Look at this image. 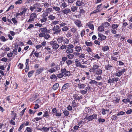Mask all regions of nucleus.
I'll use <instances>...</instances> for the list:
<instances>
[{
  "mask_svg": "<svg viewBox=\"0 0 132 132\" xmlns=\"http://www.w3.org/2000/svg\"><path fill=\"white\" fill-rule=\"evenodd\" d=\"M30 9L31 11L35 10L36 12H40L43 10L42 9L40 8V5L38 4H36L32 6H30Z\"/></svg>",
  "mask_w": 132,
  "mask_h": 132,
  "instance_id": "obj_1",
  "label": "nucleus"
},
{
  "mask_svg": "<svg viewBox=\"0 0 132 132\" xmlns=\"http://www.w3.org/2000/svg\"><path fill=\"white\" fill-rule=\"evenodd\" d=\"M50 44L54 50H57L59 47V45L57 43L56 41L55 40L51 41Z\"/></svg>",
  "mask_w": 132,
  "mask_h": 132,
  "instance_id": "obj_2",
  "label": "nucleus"
},
{
  "mask_svg": "<svg viewBox=\"0 0 132 132\" xmlns=\"http://www.w3.org/2000/svg\"><path fill=\"white\" fill-rule=\"evenodd\" d=\"M66 52L68 53H72L73 52V48L74 47V46L70 44L67 46Z\"/></svg>",
  "mask_w": 132,
  "mask_h": 132,
  "instance_id": "obj_3",
  "label": "nucleus"
},
{
  "mask_svg": "<svg viewBox=\"0 0 132 132\" xmlns=\"http://www.w3.org/2000/svg\"><path fill=\"white\" fill-rule=\"evenodd\" d=\"M52 30L54 31L53 32L54 34H57L61 31L60 27L58 25L54 26L52 28Z\"/></svg>",
  "mask_w": 132,
  "mask_h": 132,
  "instance_id": "obj_4",
  "label": "nucleus"
},
{
  "mask_svg": "<svg viewBox=\"0 0 132 132\" xmlns=\"http://www.w3.org/2000/svg\"><path fill=\"white\" fill-rule=\"evenodd\" d=\"M36 13H34L31 14L30 16V18L27 21L28 22H30L34 21V19L36 17Z\"/></svg>",
  "mask_w": 132,
  "mask_h": 132,
  "instance_id": "obj_5",
  "label": "nucleus"
},
{
  "mask_svg": "<svg viewBox=\"0 0 132 132\" xmlns=\"http://www.w3.org/2000/svg\"><path fill=\"white\" fill-rule=\"evenodd\" d=\"M119 78L118 77L113 78L112 77L109 78L108 81V82L109 83H113L114 82H117L119 80Z\"/></svg>",
  "mask_w": 132,
  "mask_h": 132,
  "instance_id": "obj_6",
  "label": "nucleus"
},
{
  "mask_svg": "<svg viewBox=\"0 0 132 132\" xmlns=\"http://www.w3.org/2000/svg\"><path fill=\"white\" fill-rule=\"evenodd\" d=\"M97 115L95 114H94L91 116H89L86 118V119L88 120V121H89L93 120L94 119H97Z\"/></svg>",
  "mask_w": 132,
  "mask_h": 132,
  "instance_id": "obj_7",
  "label": "nucleus"
},
{
  "mask_svg": "<svg viewBox=\"0 0 132 132\" xmlns=\"http://www.w3.org/2000/svg\"><path fill=\"white\" fill-rule=\"evenodd\" d=\"M45 68L44 67H41L38 68L36 70V74L37 75L39 74L45 70Z\"/></svg>",
  "mask_w": 132,
  "mask_h": 132,
  "instance_id": "obj_8",
  "label": "nucleus"
},
{
  "mask_svg": "<svg viewBox=\"0 0 132 132\" xmlns=\"http://www.w3.org/2000/svg\"><path fill=\"white\" fill-rule=\"evenodd\" d=\"M35 52V50H33L31 54L30 55V57L32 56V55L33 57H38L39 56V54L36 52Z\"/></svg>",
  "mask_w": 132,
  "mask_h": 132,
  "instance_id": "obj_9",
  "label": "nucleus"
},
{
  "mask_svg": "<svg viewBox=\"0 0 132 132\" xmlns=\"http://www.w3.org/2000/svg\"><path fill=\"white\" fill-rule=\"evenodd\" d=\"M64 37L62 36H58L57 37L56 40L59 43H61L64 40Z\"/></svg>",
  "mask_w": 132,
  "mask_h": 132,
  "instance_id": "obj_10",
  "label": "nucleus"
},
{
  "mask_svg": "<svg viewBox=\"0 0 132 132\" xmlns=\"http://www.w3.org/2000/svg\"><path fill=\"white\" fill-rule=\"evenodd\" d=\"M74 23L79 28L82 25L81 21L78 19L74 21Z\"/></svg>",
  "mask_w": 132,
  "mask_h": 132,
  "instance_id": "obj_11",
  "label": "nucleus"
},
{
  "mask_svg": "<svg viewBox=\"0 0 132 132\" xmlns=\"http://www.w3.org/2000/svg\"><path fill=\"white\" fill-rule=\"evenodd\" d=\"M40 30L42 32L45 34L49 33L50 32V30H48L46 27L41 28Z\"/></svg>",
  "mask_w": 132,
  "mask_h": 132,
  "instance_id": "obj_12",
  "label": "nucleus"
},
{
  "mask_svg": "<svg viewBox=\"0 0 132 132\" xmlns=\"http://www.w3.org/2000/svg\"><path fill=\"white\" fill-rule=\"evenodd\" d=\"M73 97L75 100H77L81 99L82 98V95L78 96V94H75L73 95Z\"/></svg>",
  "mask_w": 132,
  "mask_h": 132,
  "instance_id": "obj_13",
  "label": "nucleus"
},
{
  "mask_svg": "<svg viewBox=\"0 0 132 132\" xmlns=\"http://www.w3.org/2000/svg\"><path fill=\"white\" fill-rule=\"evenodd\" d=\"M69 86V83H66L65 84H64L62 86L61 89V90L63 91L66 89H68Z\"/></svg>",
  "mask_w": 132,
  "mask_h": 132,
  "instance_id": "obj_14",
  "label": "nucleus"
},
{
  "mask_svg": "<svg viewBox=\"0 0 132 132\" xmlns=\"http://www.w3.org/2000/svg\"><path fill=\"white\" fill-rule=\"evenodd\" d=\"M62 12L64 14H67L69 13H70L71 11L68 8H66L63 10Z\"/></svg>",
  "mask_w": 132,
  "mask_h": 132,
  "instance_id": "obj_15",
  "label": "nucleus"
},
{
  "mask_svg": "<svg viewBox=\"0 0 132 132\" xmlns=\"http://www.w3.org/2000/svg\"><path fill=\"white\" fill-rule=\"evenodd\" d=\"M64 20H63L62 21H59V25L60 27H63L67 25V23H65Z\"/></svg>",
  "mask_w": 132,
  "mask_h": 132,
  "instance_id": "obj_16",
  "label": "nucleus"
},
{
  "mask_svg": "<svg viewBox=\"0 0 132 132\" xmlns=\"http://www.w3.org/2000/svg\"><path fill=\"white\" fill-rule=\"evenodd\" d=\"M113 67L111 65L108 64L105 66V69L106 70H109L111 71L112 70Z\"/></svg>",
  "mask_w": 132,
  "mask_h": 132,
  "instance_id": "obj_17",
  "label": "nucleus"
},
{
  "mask_svg": "<svg viewBox=\"0 0 132 132\" xmlns=\"http://www.w3.org/2000/svg\"><path fill=\"white\" fill-rule=\"evenodd\" d=\"M77 86L79 88L82 89L85 87L86 85L85 84L79 83L78 84Z\"/></svg>",
  "mask_w": 132,
  "mask_h": 132,
  "instance_id": "obj_18",
  "label": "nucleus"
},
{
  "mask_svg": "<svg viewBox=\"0 0 132 132\" xmlns=\"http://www.w3.org/2000/svg\"><path fill=\"white\" fill-rule=\"evenodd\" d=\"M59 84L58 83H55L54 84L53 86V89L55 90L57 89L59 87Z\"/></svg>",
  "mask_w": 132,
  "mask_h": 132,
  "instance_id": "obj_19",
  "label": "nucleus"
},
{
  "mask_svg": "<svg viewBox=\"0 0 132 132\" xmlns=\"http://www.w3.org/2000/svg\"><path fill=\"white\" fill-rule=\"evenodd\" d=\"M44 114L43 115V117H45L46 118H48L49 116V114L48 111H44Z\"/></svg>",
  "mask_w": 132,
  "mask_h": 132,
  "instance_id": "obj_20",
  "label": "nucleus"
},
{
  "mask_svg": "<svg viewBox=\"0 0 132 132\" xmlns=\"http://www.w3.org/2000/svg\"><path fill=\"white\" fill-rule=\"evenodd\" d=\"M75 51L77 52H79L82 50L81 47L79 46H76L75 47Z\"/></svg>",
  "mask_w": 132,
  "mask_h": 132,
  "instance_id": "obj_21",
  "label": "nucleus"
},
{
  "mask_svg": "<svg viewBox=\"0 0 132 132\" xmlns=\"http://www.w3.org/2000/svg\"><path fill=\"white\" fill-rule=\"evenodd\" d=\"M96 73L98 75H101L102 73V71L101 69H98L96 71Z\"/></svg>",
  "mask_w": 132,
  "mask_h": 132,
  "instance_id": "obj_22",
  "label": "nucleus"
},
{
  "mask_svg": "<svg viewBox=\"0 0 132 132\" xmlns=\"http://www.w3.org/2000/svg\"><path fill=\"white\" fill-rule=\"evenodd\" d=\"M102 24L103 27L105 28L108 27L110 25V24L108 22L103 23Z\"/></svg>",
  "mask_w": 132,
  "mask_h": 132,
  "instance_id": "obj_23",
  "label": "nucleus"
},
{
  "mask_svg": "<svg viewBox=\"0 0 132 132\" xmlns=\"http://www.w3.org/2000/svg\"><path fill=\"white\" fill-rule=\"evenodd\" d=\"M104 28L103 26H99L98 28V30L100 32H101L104 31Z\"/></svg>",
  "mask_w": 132,
  "mask_h": 132,
  "instance_id": "obj_24",
  "label": "nucleus"
},
{
  "mask_svg": "<svg viewBox=\"0 0 132 132\" xmlns=\"http://www.w3.org/2000/svg\"><path fill=\"white\" fill-rule=\"evenodd\" d=\"M109 111V110H107V109H103L102 110V114L103 115H105V114L107 113H108Z\"/></svg>",
  "mask_w": 132,
  "mask_h": 132,
  "instance_id": "obj_25",
  "label": "nucleus"
},
{
  "mask_svg": "<svg viewBox=\"0 0 132 132\" xmlns=\"http://www.w3.org/2000/svg\"><path fill=\"white\" fill-rule=\"evenodd\" d=\"M34 71L33 70H32L31 71L29 72L28 73V77L29 78L31 77L32 75L34 73Z\"/></svg>",
  "mask_w": 132,
  "mask_h": 132,
  "instance_id": "obj_26",
  "label": "nucleus"
},
{
  "mask_svg": "<svg viewBox=\"0 0 132 132\" xmlns=\"http://www.w3.org/2000/svg\"><path fill=\"white\" fill-rule=\"evenodd\" d=\"M53 8L55 11L58 12H59L60 9L59 7L56 6H53Z\"/></svg>",
  "mask_w": 132,
  "mask_h": 132,
  "instance_id": "obj_27",
  "label": "nucleus"
},
{
  "mask_svg": "<svg viewBox=\"0 0 132 132\" xmlns=\"http://www.w3.org/2000/svg\"><path fill=\"white\" fill-rule=\"evenodd\" d=\"M83 4V2L81 1V2L80 1H77L76 3V5L78 6H81Z\"/></svg>",
  "mask_w": 132,
  "mask_h": 132,
  "instance_id": "obj_28",
  "label": "nucleus"
},
{
  "mask_svg": "<svg viewBox=\"0 0 132 132\" xmlns=\"http://www.w3.org/2000/svg\"><path fill=\"white\" fill-rule=\"evenodd\" d=\"M118 27V25L117 24H113L111 26L112 28L113 29H116Z\"/></svg>",
  "mask_w": 132,
  "mask_h": 132,
  "instance_id": "obj_29",
  "label": "nucleus"
},
{
  "mask_svg": "<svg viewBox=\"0 0 132 132\" xmlns=\"http://www.w3.org/2000/svg\"><path fill=\"white\" fill-rule=\"evenodd\" d=\"M42 130L44 132H47L49 130V128H48L44 127L42 128Z\"/></svg>",
  "mask_w": 132,
  "mask_h": 132,
  "instance_id": "obj_30",
  "label": "nucleus"
},
{
  "mask_svg": "<svg viewBox=\"0 0 132 132\" xmlns=\"http://www.w3.org/2000/svg\"><path fill=\"white\" fill-rule=\"evenodd\" d=\"M77 7L76 6H72L71 7V10L73 12H75L77 10Z\"/></svg>",
  "mask_w": 132,
  "mask_h": 132,
  "instance_id": "obj_31",
  "label": "nucleus"
},
{
  "mask_svg": "<svg viewBox=\"0 0 132 132\" xmlns=\"http://www.w3.org/2000/svg\"><path fill=\"white\" fill-rule=\"evenodd\" d=\"M69 28L66 26H64L62 28V31H66L68 30Z\"/></svg>",
  "mask_w": 132,
  "mask_h": 132,
  "instance_id": "obj_32",
  "label": "nucleus"
},
{
  "mask_svg": "<svg viewBox=\"0 0 132 132\" xmlns=\"http://www.w3.org/2000/svg\"><path fill=\"white\" fill-rule=\"evenodd\" d=\"M42 118L40 117H37L35 118L34 119L32 120V121L33 122H35V121H38L39 120H40Z\"/></svg>",
  "mask_w": 132,
  "mask_h": 132,
  "instance_id": "obj_33",
  "label": "nucleus"
},
{
  "mask_svg": "<svg viewBox=\"0 0 132 132\" xmlns=\"http://www.w3.org/2000/svg\"><path fill=\"white\" fill-rule=\"evenodd\" d=\"M51 36L50 35L48 34H45L44 37V38L46 39H48Z\"/></svg>",
  "mask_w": 132,
  "mask_h": 132,
  "instance_id": "obj_34",
  "label": "nucleus"
},
{
  "mask_svg": "<svg viewBox=\"0 0 132 132\" xmlns=\"http://www.w3.org/2000/svg\"><path fill=\"white\" fill-rule=\"evenodd\" d=\"M109 49V47L108 46H105L103 47L102 50L104 51H105Z\"/></svg>",
  "mask_w": 132,
  "mask_h": 132,
  "instance_id": "obj_35",
  "label": "nucleus"
},
{
  "mask_svg": "<svg viewBox=\"0 0 132 132\" xmlns=\"http://www.w3.org/2000/svg\"><path fill=\"white\" fill-rule=\"evenodd\" d=\"M73 43L74 45L77 44L79 41V39L77 38L73 40Z\"/></svg>",
  "mask_w": 132,
  "mask_h": 132,
  "instance_id": "obj_36",
  "label": "nucleus"
},
{
  "mask_svg": "<svg viewBox=\"0 0 132 132\" xmlns=\"http://www.w3.org/2000/svg\"><path fill=\"white\" fill-rule=\"evenodd\" d=\"M11 20L13 22L14 24H16L18 23V21L16 19V18H12L11 19Z\"/></svg>",
  "mask_w": 132,
  "mask_h": 132,
  "instance_id": "obj_37",
  "label": "nucleus"
},
{
  "mask_svg": "<svg viewBox=\"0 0 132 132\" xmlns=\"http://www.w3.org/2000/svg\"><path fill=\"white\" fill-rule=\"evenodd\" d=\"M34 26L32 24H30L28 27L27 28V30H30L32 28L34 27Z\"/></svg>",
  "mask_w": 132,
  "mask_h": 132,
  "instance_id": "obj_38",
  "label": "nucleus"
},
{
  "mask_svg": "<svg viewBox=\"0 0 132 132\" xmlns=\"http://www.w3.org/2000/svg\"><path fill=\"white\" fill-rule=\"evenodd\" d=\"M69 40L68 39L65 38L64 37V40L63 42V44H68L69 43Z\"/></svg>",
  "mask_w": 132,
  "mask_h": 132,
  "instance_id": "obj_39",
  "label": "nucleus"
},
{
  "mask_svg": "<svg viewBox=\"0 0 132 132\" xmlns=\"http://www.w3.org/2000/svg\"><path fill=\"white\" fill-rule=\"evenodd\" d=\"M85 43L86 45L88 46H92V44L91 42L86 41Z\"/></svg>",
  "mask_w": 132,
  "mask_h": 132,
  "instance_id": "obj_40",
  "label": "nucleus"
},
{
  "mask_svg": "<svg viewBox=\"0 0 132 132\" xmlns=\"http://www.w3.org/2000/svg\"><path fill=\"white\" fill-rule=\"evenodd\" d=\"M63 113L64 115L66 116H68L69 114V112L67 110H65L63 112Z\"/></svg>",
  "mask_w": 132,
  "mask_h": 132,
  "instance_id": "obj_41",
  "label": "nucleus"
},
{
  "mask_svg": "<svg viewBox=\"0 0 132 132\" xmlns=\"http://www.w3.org/2000/svg\"><path fill=\"white\" fill-rule=\"evenodd\" d=\"M59 21H52V24L53 25H56L57 24H59Z\"/></svg>",
  "mask_w": 132,
  "mask_h": 132,
  "instance_id": "obj_42",
  "label": "nucleus"
},
{
  "mask_svg": "<svg viewBox=\"0 0 132 132\" xmlns=\"http://www.w3.org/2000/svg\"><path fill=\"white\" fill-rule=\"evenodd\" d=\"M0 39L3 42H5L7 40V39H6L3 36H1L0 37Z\"/></svg>",
  "mask_w": 132,
  "mask_h": 132,
  "instance_id": "obj_43",
  "label": "nucleus"
},
{
  "mask_svg": "<svg viewBox=\"0 0 132 132\" xmlns=\"http://www.w3.org/2000/svg\"><path fill=\"white\" fill-rule=\"evenodd\" d=\"M48 18L50 20H54L55 18V16H54L52 15H50L48 17Z\"/></svg>",
  "mask_w": 132,
  "mask_h": 132,
  "instance_id": "obj_44",
  "label": "nucleus"
},
{
  "mask_svg": "<svg viewBox=\"0 0 132 132\" xmlns=\"http://www.w3.org/2000/svg\"><path fill=\"white\" fill-rule=\"evenodd\" d=\"M89 83L91 84H95V85H96L97 84V82L95 80H92L89 82Z\"/></svg>",
  "mask_w": 132,
  "mask_h": 132,
  "instance_id": "obj_45",
  "label": "nucleus"
},
{
  "mask_svg": "<svg viewBox=\"0 0 132 132\" xmlns=\"http://www.w3.org/2000/svg\"><path fill=\"white\" fill-rule=\"evenodd\" d=\"M56 71L55 69L53 68H52L51 69H50L48 70V71L51 73H53V72H55Z\"/></svg>",
  "mask_w": 132,
  "mask_h": 132,
  "instance_id": "obj_46",
  "label": "nucleus"
},
{
  "mask_svg": "<svg viewBox=\"0 0 132 132\" xmlns=\"http://www.w3.org/2000/svg\"><path fill=\"white\" fill-rule=\"evenodd\" d=\"M44 18L41 19L40 21L41 23L45 22L47 20V18Z\"/></svg>",
  "mask_w": 132,
  "mask_h": 132,
  "instance_id": "obj_47",
  "label": "nucleus"
},
{
  "mask_svg": "<svg viewBox=\"0 0 132 132\" xmlns=\"http://www.w3.org/2000/svg\"><path fill=\"white\" fill-rule=\"evenodd\" d=\"M64 75L66 76H69L70 75V72L69 71H67L64 73Z\"/></svg>",
  "mask_w": 132,
  "mask_h": 132,
  "instance_id": "obj_48",
  "label": "nucleus"
},
{
  "mask_svg": "<svg viewBox=\"0 0 132 132\" xmlns=\"http://www.w3.org/2000/svg\"><path fill=\"white\" fill-rule=\"evenodd\" d=\"M64 76V74L62 73H60L57 75V77L59 78H62Z\"/></svg>",
  "mask_w": 132,
  "mask_h": 132,
  "instance_id": "obj_49",
  "label": "nucleus"
},
{
  "mask_svg": "<svg viewBox=\"0 0 132 132\" xmlns=\"http://www.w3.org/2000/svg\"><path fill=\"white\" fill-rule=\"evenodd\" d=\"M52 8H49L48 9H46V11L47 13H49L52 11Z\"/></svg>",
  "mask_w": 132,
  "mask_h": 132,
  "instance_id": "obj_50",
  "label": "nucleus"
},
{
  "mask_svg": "<svg viewBox=\"0 0 132 132\" xmlns=\"http://www.w3.org/2000/svg\"><path fill=\"white\" fill-rule=\"evenodd\" d=\"M123 102L124 103H126L128 102H130V101L129 99V98H127L126 99H123L122 100Z\"/></svg>",
  "mask_w": 132,
  "mask_h": 132,
  "instance_id": "obj_51",
  "label": "nucleus"
},
{
  "mask_svg": "<svg viewBox=\"0 0 132 132\" xmlns=\"http://www.w3.org/2000/svg\"><path fill=\"white\" fill-rule=\"evenodd\" d=\"M120 99L118 98H116V99L113 100V102L115 103L116 104L119 102Z\"/></svg>",
  "mask_w": 132,
  "mask_h": 132,
  "instance_id": "obj_52",
  "label": "nucleus"
},
{
  "mask_svg": "<svg viewBox=\"0 0 132 132\" xmlns=\"http://www.w3.org/2000/svg\"><path fill=\"white\" fill-rule=\"evenodd\" d=\"M22 3V0H19L16 1L15 2V4L16 5L20 4Z\"/></svg>",
  "mask_w": 132,
  "mask_h": 132,
  "instance_id": "obj_53",
  "label": "nucleus"
},
{
  "mask_svg": "<svg viewBox=\"0 0 132 132\" xmlns=\"http://www.w3.org/2000/svg\"><path fill=\"white\" fill-rule=\"evenodd\" d=\"M125 113V112H123V111H120V112H119L118 113L117 116H119L120 115L122 116Z\"/></svg>",
  "mask_w": 132,
  "mask_h": 132,
  "instance_id": "obj_54",
  "label": "nucleus"
},
{
  "mask_svg": "<svg viewBox=\"0 0 132 132\" xmlns=\"http://www.w3.org/2000/svg\"><path fill=\"white\" fill-rule=\"evenodd\" d=\"M98 67L99 66L97 65L96 64H94L92 68L94 70H95L97 69Z\"/></svg>",
  "mask_w": 132,
  "mask_h": 132,
  "instance_id": "obj_55",
  "label": "nucleus"
},
{
  "mask_svg": "<svg viewBox=\"0 0 132 132\" xmlns=\"http://www.w3.org/2000/svg\"><path fill=\"white\" fill-rule=\"evenodd\" d=\"M66 36L68 37L69 38L71 37L72 35L71 34L70 32H68L67 33V34L66 35Z\"/></svg>",
  "mask_w": 132,
  "mask_h": 132,
  "instance_id": "obj_56",
  "label": "nucleus"
},
{
  "mask_svg": "<svg viewBox=\"0 0 132 132\" xmlns=\"http://www.w3.org/2000/svg\"><path fill=\"white\" fill-rule=\"evenodd\" d=\"M102 79V77L101 75H98L96 78V79L97 80H100Z\"/></svg>",
  "mask_w": 132,
  "mask_h": 132,
  "instance_id": "obj_57",
  "label": "nucleus"
},
{
  "mask_svg": "<svg viewBox=\"0 0 132 132\" xmlns=\"http://www.w3.org/2000/svg\"><path fill=\"white\" fill-rule=\"evenodd\" d=\"M26 109V108H25L24 109H23L20 113V115L21 116H23Z\"/></svg>",
  "mask_w": 132,
  "mask_h": 132,
  "instance_id": "obj_58",
  "label": "nucleus"
},
{
  "mask_svg": "<svg viewBox=\"0 0 132 132\" xmlns=\"http://www.w3.org/2000/svg\"><path fill=\"white\" fill-rule=\"evenodd\" d=\"M55 114L56 116L57 117H59L61 116L62 115L61 113V112H56L55 113Z\"/></svg>",
  "mask_w": 132,
  "mask_h": 132,
  "instance_id": "obj_59",
  "label": "nucleus"
},
{
  "mask_svg": "<svg viewBox=\"0 0 132 132\" xmlns=\"http://www.w3.org/2000/svg\"><path fill=\"white\" fill-rule=\"evenodd\" d=\"M98 121L100 123L101 122H103L105 121V120L104 119H102V118H100L98 119Z\"/></svg>",
  "mask_w": 132,
  "mask_h": 132,
  "instance_id": "obj_60",
  "label": "nucleus"
},
{
  "mask_svg": "<svg viewBox=\"0 0 132 132\" xmlns=\"http://www.w3.org/2000/svg\"><path fill=\"white\" fill-rule=\"evenodd\" d=\"M77 30V29L74 27L72 28L71 30V31L73 33H75Z\"/></svg>",
  "mask_w": 132,
  "mask_h": 132,
  "instance_id": "obj_61",
  "label": "nucleus"
},
{
  "mask_svg": "<svg viewBox=\"0 0 132 132\" xmlns=\"http://www.w3.org/2000/svg\"><path fill=\"white\" fill-rule=\"evenodd\" d=\"M80 93L81 94H86L87 92L85 90H80Z\"/></svg>",
  "mask_w": 132,
  "mask_h": 132,
  "instance_id": "obj_62",
  "label": "nucleus"
},
{
  "mask_svg": "<svg viewBox=\"0 0 132 132\" xmlns=\"http://www.w3.org/2000/svg\"><path fill=\"white\" fill-rule=\"evenodd\" d=\"M24 125L22 123L20 126L19 128L18 129V131H20L24 127Z\"/></svg>",
  "mask_w": 132,
  "mask_h": 132,
  "instance_id": "obj_63",
  "label": "nucleus"
},
{
  "mask_svg": "<svg viewBox=\"0 0 132 132\" xmlns=\"http://www.w3.org/2000/svg\"><path fill=\"white\" fill-rule=\"evenodd\" d=\"M57 77L55 75H52L50 77V78L51 79H55Z\"/></svg>",
  "mask_w": 132,
  "mask_h": 132,
  "instance_id": "obj_64",
  "label": "nucleus"
}]
</instances>
